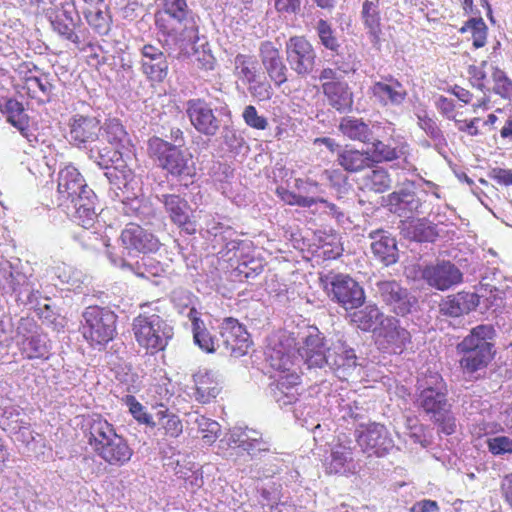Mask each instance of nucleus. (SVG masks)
Returning a JSON list of instances; mask_svg holds the SVG:
<instances>
[{
    "mask_svg": "<svg viewBox=\"0 0 512 512\" xmlns=\"http://www.w3.org/2000/svg\"><path fill=\"white\" fill-rule=\"evenodd\" d=\"M488 67L487 61H482L480 65H470L468 67V77L471 85L482 92H484V96L475 104H473L474 108H487L489 103V97L486 95L490 89L488 88V78L486 73V68Z\"/></svg>",
    "mask_w": 512,
    "mask_h": 512,
    "instance_id": "c03bdc74",
    "label": "nucleus"
},
{
    "mask_svg": "<svg viewBox=\"0 0 512 512\" xmlns=\"http://www.w3.org/2000/svg\"><path fill=\"white\" fill-rule=\"evenodd\" d=\"M486 443L489 452L495 456L512 454V439L508 436L488 438Z\"/></svg>",
    "mask_w": 512,
    "mask_h": 512,
    "instance_id": "0e129e2a",
    "label": "nucleus"
},
{
    "mask_svg": "<svg viewBox=\"0 0 512 512\" xmlns=\"http://www.w3.org/2000/svg\"><path fill=\"white\" fill-rule=\"evenodd\" d=\"M406 230L409 237L417 242H432L438 236L436 227L422 219L409 221Z\"/></svg>",
    "mask_w": 512,
    "mask_h": 512,
    "instance_id": "de8ad7c7",
    "label": "nucleus"
},
{
    "mask_svg": "<svg viewBox=\"0 0 512 512\" xmlns=\"http://www.w3.org/2000/svg\"><path fill=\"white\" fill-rule=\"evenodd\" d=\"M371 149H368V156L372 166L379 163L393 162L401 158L406 153L408 145L406 143H395V141L384 142L379 139H372Z\"/></svg>",
    "mask_w": 512,
    "mask_h": 512,
    "instance_id": "2f4dec72",
    "label": "nucleus"
},
{
    "mask_svg": "<svg viewBox=\"0 0 512 512\" xmlns=\"http://www.w3.org/2000/svg\"><path fill=\"white\" fill-rule=\"evenodd\" d=\"M316 29L321 44L329 50L336 51L339 44L337 38L334 36L331 25L326 20L320 19Z\"/></svg>",
    "mask_w": 512,
    "mask_h": 512,
    "instance_id": "680f3d73",
    "label": "nucleus"
},
{
    "mask_svg": "<svg viewBox=\"0 0 512 512\" xmlns=\"http://www.w3.org/2000/svg\"><path fill=\"white\" fill-rule=\"evenodd\" d=\"M18 335H21V340L17 341V346L21 355L28 360L33 359H47L49 347L45 340V336L37 330H32L27 327H18Z\"/></svg>",
    "mask_w": 512,
    "mask_h": 512,
    "instance_id": "bb28decb",
    "label": "nucleus"
},
{
    "mask_svg": "<svg viewBox=\"0 0 512 512\" xmlns=\"http://www.w3.org/2000/svg\"><path fill=\"white\" fill-rule=\"evenodd\" d=\"M141 309L132 321V333L138 347L146 355L154 356L167 348L174 335L173 327L158 305L145 303L141 305Z\"/></svg>",
    "mask_w": 512,
    "mask_h": 512,
    "instance_id": "f257e3e1",
    "label": "nucleus"
},
{
    "mask_svg": "<svg viewBox=\"0 0 512 512\" xmlns=\"http://www.w3.org/2000/svg\"><path fill=\"white\" fill-rule=\"evenodd\" d=\"M198 311L192 307L188 317L192 322L194 343L206 353H214L220 348V343L214 335L206 328L204 322L199 318Z\"/></svg>",
    "mask_w": 512,
    "mask_h": 512,
    "instance_id": "72a5a7b5",
    "label": "nucleus"
},
{
    "mask_svg": "<svg viewBox=\"0 0 512 512\" xmlns=\"http://www.w3.org/2000/svg\"><path fill=\"white\" fill-rule=\"evenodd\" d=\"M84 18L97 35L107 36L110 33L113 21L108 7L94 13L90 12L84 15Z\"/></svg>",
    "mask_w": 512,
    "mask_h": 512,
    "instance_id": "09e8293b",
    "label": "nucleus"
},
{
    "mask_svg": "<svg viewBox=\"0 0 512 512\" xmlns=\"http://www.w3.org/2000/svg\"><path fill=\"white\" fill-rule=\"evenodd\" d=\"M479 297L473 292H458L448 295L439 303V311L448 317H459L476 309Z\"/></svg>",
    "mask_w": 512,
    "mask_h": 512,
    "instance_id": "c85d7f7f",
    "label": "nucleus"
},
{
    "mask_svg": "<svg viewBox=\"0 0 512 512\" xmlns=\"http://www.w3.org/2000/svg\"><path fill=\"white\" fill-rule=\"evenodd\" d=\"M460 34L469 33L475 49L482 48L487 43L488 27L482 17H473L467 20L459 29Z\"/></svg>",
    "mask_w": 512,
    "mask_h": 512,
    "instance_id": "49530a36",
    "label": "nucleus"
},
{
    "mask_svg": "<svg viewBox=\"0 0 512 512\" xmlns=\"http://www.w3.org/2000/svg\"><path fill=\"white\" fill-rule=\"evenodd\" d=\"M262 65L276 87L287 82L288 69L283 62L281 52L271 41H264L259 47Z\"/></svg>",
    "mask_w": 512,
    "mask_h": 512,
    "instance_id": "412c9836",
    "label": "nucleus"
},
{
    "mask_svg": "<svg viewBox=\"0 0 512 512\" xmlns=\"http://www.w3.org/2000/svg\"><path fill=\"white\" fill-rule=\"evenodd\" d=\"M494 336L492 325L481 324L472 328L457 344V353L461 355L459 365L464 372L472 374L488 366L495 355L492 343Z\"/></svg>",
    "mask_w": 512,
    "mask_h": 512,
    "instance_id": "f03ea898",
    "label": "nucleus"
},
{
    "mask_svg": "<svg viewBox=\"0 0 512 512\" xmlns=\"http://www.w3.org/2000/svg\"><path fill=\"white\" fill-rule=\"evenodd\" d=\"M194 423L197 425V430L202 435L205 443L212 444L219 437L220 425L215 420L197 414Z\"/></svg>",
    "mask_w": 512,
    "mask_h": 512,
    "instance_id": "6e6d98bb",
    "label": "nucleus"
},
{
    "mask_svg": "<svg viewBox=\"0 0 512 512\" xmlns=\"http://www.w3.org/2000/svg\"><path fill=\"white\" fill-rule=\"evenodd\" d=\"M220 336L222 353L235 358L245 355L252 343L246 327L232 317L223 320Z\"/></svg>",
    "mask_w": 512,
    "mask_h": 512,
    "instance_id": "1a4fd4ad",
    "label": "nucleus"
},
{
    "mask_svg": "<svg viewBox=\"0 0 512 512\" xmlns=\"http://www.w3.org/2000/svg\"><path fill=\"white\" fill-rule=\"evenodd\" d=\"M270 365L275 371L274 374L300 369L298 357L280 351H275L274 354L271 355Z\"/></svg>",
    "mask_w": 512,
    "mask_h": 512,
    "instance_id": "4d7b16f0",
    "label": "nucleus"
},
{
    "mask_svg": "<svg viewBox=\"0 0 512 512\" xmlns=\"http://www.w3.org/2000/svg\"><path fill=\"white\" fill-rule=\"evenodd\" d=\"M382 316L376 305H367L351 314V321L363 331H370Z\"/></svg>",
    "mask_w": 512,
    "mask_h": 512,
    "instance_id": "8fccbe9b",
    "label": "nucleus"
},
{
    "mask_svg": "<svg viewBox=\"0 0 512 512\" xmlns=\"http://www.w3.org/2000/svg\"><path fill=\"white\" fill-rule=\"evenodd\" d=\"M170 221L182 232L194 235L197 232V219L189 202L178 194H164L162 200Z\"/></svg>",
    "mask_w": 512,
    "mask_h": 512,
    "instance_id": "f8f14e48",
    "label": "nucleus"
},
{
    "mask_svg": "<svg viewBox=\"0 0 512 512\" xmlns=\"http://www.w3.org/2000/svg\"><path fill=\"white\" fill-rule=\"evenodd\" d=\"M274 397L281 405H290L298 400V386L301 384V371L292 370L274 374Z\"/></svg>",
    "mask_w": 512,
    "mask_h": 512,
    "instance_id": "a878e982",
    "label": "nucleus"
},
{
    "mask_svg": "<svg viewBox=\"0 0 512 512\" xmlns=\"http://www.w3.org/2000/svg\"><path fill=\"white\" fill-rule=\"evenodd\" d=\"M325 472L329 475L340 474L349 476L355 473L353 464V448L349 445L336 444L332 447L330 457L323 462Z\"/></svg>",
    "mask_w": 512,
    "mask_h": 512,
    "instance_id": "c756f323",
    "label": "nucleus"
},
{
    "mask_svg": "<svg viewBox=\"0 0 512 512\" xmlns=\"http://www.w3.org/2000/svg\"><path fill=\"white\" fill-rule=\"evenodd\" d=\"M339 131L346 138L364 144H369L373 139L372 129L361 118L352 116L343 117L339 123Z\"/></svg>",
    "mask_w": 512,
    "mask_h": 512,
    "instance_id": "e433bc0d",
    "label": "nucleus"
},
{
    "mask_svg": "<svg viewBox=\"0 0 512 512\" xmlns=\"http://www.w3.org/2000/svg\"><path fill=\"white\" fill-rule=\"evenodd\" d=\"M155 25L164 36L182 41L197 38L198 27L186 0H163L162 9L155 14Z\"/></svg>",
    "mask_w": 512,
    "mask_h": 512,
    "instance_id": "7ed1b4c3",
    "label": "nucleus"
},
{
    "mask_svg": "<svg viewBox=\"0 0 512 512\" xmlns=\"http://www.w3.org/2000/svg\"><path fill=\"white\" fill-rule=\"evenodd\" d=\"M371 238V250L375 258L386 266L396 263L398 249L395 239L382 233H375Z\"/></svg>",
    "mask_w": 512,
    "mask_h": 512,
    "instance_id": "58836bf2",
    "label": "nucleus"
},
{
    "mask_svg": "<svg viewBox=\"0 0 512 512\" xmlns=\"http://www.w3.org/2000/svg\"><path fill=\"white\" fill-rule=\"evenodd\" d=\"M274 7L281 14H296L300 11L301 0H274Z\"/></svg>",
    "mask_w": 512,
    "mask_h": 512,
    "instance_id": "774afa93",
    "label": "nucleus"
},
{
    "mask_svg": "<svg viewBox=\"0 0 512 512\" xmlns=\"http://www.w3.org/2000/svg\"><path fill=\"white\" fill-rule=\"evenodd\" d=\"M361 18L369 35L378 42L382 33L380 0H365L362 4Z\"/></svg>",
    "mask_w": 512,
    "mask_h": 512,
    "instance_id": "ea45409f",
    "label": "nucleus"
},
{
    "mask_svg": "<svg viewBox=\"0 0 512 512\" xmlns=\"http://www.w3.org/2000/svg\"><path fill=\"white\" fill-rule=\"evenodd\" d=\"M319 280L332 300L344 309H356L363 305L365 301L364 290L349 275L336 274L331 271L321 274Z\"/></svg>",
    "mask_w": 512,
    "mask_h": 512,
    "instance_id": "0eeeda50",
    "label": "nucleus"
},
{
    "mask_svg": "<svg viewBox=\"0 0 512 512\" xmlns=\"http://www.w3.org/2000/svg\"><path fill=\"white\" fill-rule=\"evenodd\" d=\"M122 246L129 253H151L158 250L159 239L149 230L136 223H128L120 235Z\"/></svg>",
    "mask_w": 512,
    "mask_h": 512,
    "instance_id": "a211bd4d",
    "label": "nucleus"
},
{
    "mask_svg": "<svg viewBox=\"0 0 512 512\" xmlns=\"http://www.w3.org/2000/svg\"><path fill=\"white\" fill-rule=\"evenodd\" d=\"M321 89L328 103L337 111L350 110L353 105V93L348 83L342 80L335 69L323 68L319 74Z\"/></svg>",
    "mask_w": 512,
    "mask_h": 512,
    "instance_id": "6e6552de",
    "label": "nucleus"
},
{
    "mask_svg": "<svg viewBox=\"0 0 512 512\" xmlns=\"http://www.w3.org/2000/svg\"><path fill=\"white\" fill-rule=\"evenodd\" d=\"M186 113L193 127L200 133L213 136L219 130V121L210 105L203 99H190Z\"/></svg>",
    "mask_w": 512,
    "mask_h": 512,
    "instance_id": "aec40b11",
    "label": "nucleus"
},
{
    "mask_svg": "<svg viewBox=\"0 0 512 512\" xmlns=\"http://www.w3.org/2000/svg\"><path fill=\"white\" fill-rule=\"evenodd\" d=\"M118 316L107 307L91 305L82 313L80 332L92 348H103L117 335Z\"/></svg>",
    "mask_w": 512,
    "mask_h": 512,
    "instance_id": "39448f33",
    "label": "nucleus"
},
{
    "mask_svg": "<svg viewBox=\"0 0 512 512\" xmlns=\"http://www.w3.org/2000/svg\"><path fill=\"white\" fill-rule=\"evenodd\" d=\"M83 427L87 444L94 454L117 434L113 424L100 414L87 418Z\"/></svg>",
    "mask_w": 512,
    "mask_h": 512,
    "instance_id": "393cba45",
    "label": "nucleus"
},
{
    "mask_svg": "<svg viewBox=\"0 0 512 512\" xmlns=\"http://www.w3.org/2000/svg\"><path fill=\"white\" fill-rule=\"evenodd\" d=\"M377 287L383 302L397 315L409 314L417 304L416 297L395 280L381 281Z\"/></svg>",
    "mask_w": 512,
    "mask_h": 512,
    "instance_id": "dca6fc26",
    "label": "nucleus"
},
{
    "mask_svg": "<svg viewBox=\"0 0 512 512\" xmlns=\"http://www.w3.org/2000/svg\"><path fill=\"white\" fill-rule=\"evenodd\" d=\"M429 419L437 427V431L440 434L449 436L456 432V417L452 412V405L443 411H438Z\"/></svg>",
    "mask_w": 512,
    "mask_h": 512,
    "instance_id": "5fc2aeb1",
    "label": "nucleus"
},
{
    "mask_svg": "<svg viewBox=\"0 0 512 512\" xmlns=\"http://www.w3.org/2000/svg\"><path fill=\"white\" fill-rule=\"evenodd\" d=\"M410 343L411 334L405 328L392 324L384 328L381 346L387 352L400 355Z\"/></svg>",
    "mask_w": 512,
    "mask_h": 512,
    "instance_id": "4c0bfd02",
    "label": "nucleus"
},
{
    "mask_svg": "<svg viewBox=\"0 0 512 512\" xmlns=\"http://www.w3.org/2000/svg\"><path fill=\"white\" fill-rule=\"evenodd\" d=\"M243 120L247 126L256 130H265L268 127L266 117L259 115L257 109L253 105H248L242 113Z\"/></svg>",
    "mask_w": 512,
    "mask_h": 512,
    "instance_id": "e2e57ef3",
    "label": "nucleus"
},
{
    "mask_svg": "<svg viewBox=\"0 0 512 512\" xmlns=\"http://www.w3.org/2000/svg\"><path fill=\"white\" fill-rule=\"evenodd\" d=\"M370 93L382 106H399L407 97L404 85L392 75L374 82L370 87Z\"/></svg>",
    "mask_w": 512,
    "mask_h": 512,
    "instance_id": "b1692460",
    "label": "nucleus"
},
{
    "mask_svg": "<svg viewBox=\"0 0 512 512\" xmlns=\"http://www.w3.org/2000/svg\"><path fill=\"white\" fill-rule=\"evenodd\" d=\"M86 43L82 47H76L80 52L86 53V63L98 69L106 63V58L103 55V48L95 41H93L89 35L84 36Z\"/></svg>",
    "mask_w": 512,
    "mask_h": 512,
    "instance_id": "864d4df0",
    "label": "nucleus"
},
{
    "mask_svg": "<svg viewBox=\"0 0 512 512\" xmlns=\"http://www.w3.org/2000/svg\"><path fill=\"white\" fill-rule=\"evenodd\" d=\"M68 127L70 138L76 146L100 140L103 128L99 118L79 113L69 119Z\"/></svg>",
    "mask_w": 512,
    "mask_h": 512,
    "instance_id": "6ab92c4d",
    "label": "nucleus"
},
{
    "mask_svg": "<svg viewBox=\"0 0 512 512\" xmlns=\"http://www.w3.org/2000/svg\"><path fill=\"white\" fill-rule=\"evenodd\" d=\"M258 72V61L253 55L238 53L234 57L233 75L243 83L254 82Z\"/></svg>",
    "mask_w": 512,
    "mask_h": 512,
    "instance_id": "79ce46f5",
    "label": "nucleus"
},
{
    "mask_svg": "<svg viewBox=\"0 0 512 512\" xmlns=\"http://www.w3.org/2000/svg\"><path fill=\"white\" fill-rule=\"evenodd\" d=\"M392 186V179L388 170L384 167L376 166L362 178V190L384 193Z\"/></svg>",
    "mask_w": 512,
    "mask_h": 512,
    "instance_id": "37998d69",
    "label": "nucleus"
},
{
    "mask_svg": "<svg viewBox=\"0 0 512 512\" xmlns=\"http://www.w3.org/2000/svg\"><path fill=\"white\" fill-rule=\"evenodd\" d=\"M356 441L368 456L382 457L392 446L387 429L379 423H370L363 430L358 431Z\"/></svg>",
    "mask_w": 512,
    "mask_h": 512,
    "instance_id": "f3484780",
    "label": "nucleus"
},
{
    "mask_svg": "<svg viewBox=\"0 0 512 512\" xmlns=\"http://www.w3.org/2000/svg\"><path fill=\"white\" fill-rule=\"evenodd\" d=\"M57 193L59 205L67 208L70 207V202L79 201L86 194H93L84 177L73 165H67L59 171Z\"/></svg>",
    "mask_w": 512,
    "mask_h": 512,
    "instance_id": "9b49d317",
    "label": "nucleus"
},
{
    "mask_svg": "<svg viewBox=\"0 0 512 512\" xmlns=\"http://www.w3.org/2000/svg\"><path fill=\"white\" fill-rule=\"evenodd\" d=\"M329 364L334 367L339 378L347 379L357 366V357L353 349L341 346Z\"/></svg>",
    "mask_w": 512,
    "mask_h": 512,
    "instance_id": "a18cd8bd",
    "label": "nucleus"
},
{
    "mask_svg": "<svg viewBox=\"0 0 512 512\" xmlns=\"http://www.w3.org/2000/svg\"><path fill=\"white\" fill-rule=\"evenodd\" d=\"M133 454V449L128 444V441L118 433L95 453L106 464L116 467L127 464Z\"/></svg>",
    "mask_w": 512,
    "mask_h": 512,
    "instance_id": "cd10ccee",
    "label": "nucleus"
},
{
    "mask_svg": "<svg viewBox=\"0 0 512 512\" xmlns=\"http://www.w3.org/2000/svg\"><path fill=\"white\" fill-rule=\"evenodd\" d=\"M286 60L299 76L310 74L316 62V52L305 36H292L285 45Z\"/></svg>",
    "mask_w": 512,
    "mask_h": 512,
    "instance_id": "9d476101",
    "label": "nucleus"
},
{
    "mask_svg": "<svg viewBox=\"0 0 512 512\" xmlns=\"http://www.w3.org/2000/svg\"><path fill=\"white\" fill-rule=\"evenodd\" d=\"M53 30L64 40L74 44L75 47H82L85 40L84 36L89 35L87 29H78L77 24L67 11L58 15L55 20L51 22Z\"/></svg>",
    "mask_w": 512,
    "mask_h": 512,
    "instance_id": "473e14b6",
    "label": "nucleus"
},
{
    "mask_svg": "<svg viewBox=\"0 0 512 512\" xmlns=\"http://www.w3.org/2000/svg\"><path fill=\"white\" fill-rule=\"evenodd\" d=\"M4 107L7 121L16 127L28 142L36 141V136L29 130V117L25 113L23 104L16 99L10 98L5 102Z\"/></svg>",
    "mask_w": 512,
    "mask_h": 512,
    "instance_id": "c9c22d12",
    "label": "nucleus"
},
{
    "mask_svg": "<svg viewBox=\"0 0 512 512\" xmlns=\"http://www.w3.org/2000/svg\"><path fill=\"white\" fill-rule=\"evenodd\" d=\"M337 163L349 173H357L373 167L367 150H358L348 146L338 151Z\"/></svg>",
    "mask_w": 512,
    "mask_h": 512,
    "instance_id": "f704fd0d",
    "label": "nucleus"
},
{
    "mask_svg": "<svg viewBox=\"0 0 512 512\" xmlns=\"http://www.w3.org/2000/svg\"><path fill=\"white\" fill-rule=\"evenodd\" d=\"M147 151L158 167L173 177L193 178L196 175L192 154L160 137L153 136L148 140Z\"/></svg>",
    "mask_w": 512,
    "mask_h": 512,
    "instance_id": "20e7f679",
    "label": "nucleus"
},
{
    "mask_svg": "<svg viewBox=\"0 0 512 512\" xmlns=\"http://www.w3.org/2000/svg\"><path fill=\"white\" fill-rule=\"evenodd\" d=\"M297 352L308 368L322 367L332 359L331 354L327 355L328 348L324 335L314 326L308 327L303 344Z\"/></svg>",
    "mask_w": 512,
    "mask_h": 512,
    "instance_id": "4468645a",
    "label": "nucleus"
},
{
    "mask_svg": "<svg viewBox=\"0 0 512 512\" xmlns=\"http://www.w3.org/2000/svg\"><path fill=\"white\" fill-rule=\"evenodd\" d=\"M141 70L152 82H163L168 74V61L160 47L145 44L141 48Z\"/></svg>",
    "mask_w": 512,
    "mask_h": 512,
    "instance_id": "4be33fe9",
    "label": "nucleus"
},
{
    "mask_svg": "<svg viewBox=\"0 0 512 512\" xmlns=\"http://www.w3.org/2000/svg\"><path fill=\"white\" fill-rule=\"evenodd\" d=\"M125 404L129 407L130 413L139 423L146 424L151 427L156 426L152 417L145 411L144 406L135 398V396L127 395L125 397Z\"/></svg>",
    "mask_w": 512,
    "mask_h": 512,
    "instance_id": "052dcab7",
    "label": "nucleus"
},
{
    "mask_svg": "<svg viewBox=\"0 0 512 512\" xmlns=\"http://www.w3.org/2000/svg\"><path fill=\"white\" fill-rule=\"evenodd\" d=\"M30 65L28 62H22L16 69L22 82L20 85L21 91L27 97L36 99L39 102L49 101L54 88L50 74L41 72L39 75H34Z\"/></svg>",
    "mask_w": 512,
    "mask_h": 512,
    "instance_id": "ddd939ff",
    "label": "nucleus"
},
{
    "mask_svg": "<svg viewBox=\"0 0 512 512\" xmlns=\"http://www.w3.org/2000/svg\"><path fill=\"white\" fill-rule=\"evenodd\" d=\"M387 205L391 212L402 215L405 210L417 207L414 194L406 191L393 192L387 197Z\"/></svg>",
    "mask_w": 512,
    "mask_h": 512,
    "instance_id": "603ef678",
    "label": "nucleus"
},
{
    "mask_svg": "<svg viewBox=\"0 0 512 512\" xmlns=\"http://www.w3.org/2000/svg\"><path fill=\"white\" fill-rule=\"evenodd\" d=\"M250 94L259 101L269 100L272 97V87L269 82L263 80L258 81L255 78L254 82H247Z\"/></svg>",
    "mask_w": 512,
    "mask_h": 512,
    "instance_id": "69168bd1",
    "label": "nucleus"
},
{
    "mask_svg": "<svg viewBox=\"0 0 512 512\" xmlns=\"http://www.w3.org/2000/svg\"><path fill=\"white\" fill-rule=\"evenodd\" d=\"M491 74L494 82L493 92L502 98L512 97V81L506 73L497 66H491Z\"/></svg>",
    "mask_w": 512,
    "mask_h": 512,
    "instance_id": "13d9d810",
    "label": "nucleus"
},
{
    "mask_svg": "<svg viewBox=\"0 0 512 512\" xmlns=\"http://www.w3.org/2000/svg\"><path fill=\"white\" fill-rule=\"evenodd\" d=\"M430 379L429 385L420 391L417 398L418 407L428 417L451 406L447 399V386L441 375L433 374Z\"/></svg>",
    "mask_w": 512,
    "mask_h": 512,
    "instance_id": "2eb2a0df",
    "label": "nucleus"
},
{
    "mask_svg": "<svg viewBox=\"0 0 512 512\" xmlns=\"http://www.w3.org/2000/svg\"><path fill=\"white\" fill-rule=\"evenodd\" d=\"M102 138L98 145H94L89 151V157L101 168H109L114 162L121 159V149L128 142V134L117 119L106 120L102 126Z\"/></svg>",
    "mask_w": 512,
    "mask_h": 512,
    "instance_id": "423d86ee",
    "label": "nucleus"
},
{
    "mask_svg": "<svg viewBox=\"0 0 512 512\" xmlns=\"http://www.w3.org/2000/svg\"><path fill=\"white\" fill-rule=\"evenodd\" d=\"M422 278L438 290H446L462 281L461 271L451 262L443 261L428 265L422 271Z\"/></svg>",
    "mask_w": 512,
    "mask_h": 512,
    "instance_id": "5701e85b",
    "label": "nucleus"
},
{
    "mask_svg": "<svg viewBox=\"0 0 512 512\" xmlns=\"http://www.w3.org/2000/svg\"><path fill=\"white\" fill-rule=\"evenodd\" d=\"M91 196L92 194H86V197L79 198V201L70 202V205L75 209V218L78 224L84 228L91 227L95 218Z\"/></svg>",
    "mask_w": 512,
    "mask_h": 512,
    "instance_id": "3c124183",
    "label": "nucleus"
},
{
    "mask_svg": "<svg viewBox=\"0 0 512 512\" xmlns=\"http://www.w3.org/2000/svg\"><path fill=\"white\" fill-rule=\"evenodd\" d=\"M157 417V433L163 439H173L179 437L183 432V424L179 416L170 412L167 408L159 410Z\"/></svg>",
    "mask_w": 512,
    "mask_h": 512,
    "instance_id": "a19ab883",
    "label": "nucleus"
},
{
    "mask_svg": "<svg viewBox=\"0 0 512 512\" xmlns=\"http://www.w3.org/2000/svg\"><path fill=\"white\" fill-rule=\"evenodd\" d=\"M195 63L198 68L208 71L213 70L216 65V58L211 53V51L206 50H196L195 53Z\"/></svg>",
    "mask_w": 512,
    "mask_h": 512,
    "instance_id": "338daca9",
    "label": "nucleus"
},
{
    "mask_svg": "<svg viewBox=\"0 0 512 512\" xmlns=\"http://www.w3.org/2000/svg\"><path fill=\"white\" fill-rule=\"evenodd\" d=\"M193 393L194 399L201 404L213 402L222 391L220 382L215 375L209 371H198L193 375Z\"/></svg>",
    "mask_w": 512,
    "mask_h": 512,
    "instance_id": "7c9ffc66",
    "label": "nucleus"
},
{
    "mask_svg": "<svg viewBox=\"0 0 512 512\" xmlns=\"http://www.w3.org/2000/svg\"><path fill=\"white\" fill-rule=\"evenodd\" d=\"M276 194L285 204L291 206L309 208L317 203L316 198L298 195L284 187H277Z\"/></svg>",
    "mask_w": 512,
    "mask_h": 512,
    "instance_id": "bf43d9fd",
    "label": "nucleus"
}]
</instances>
